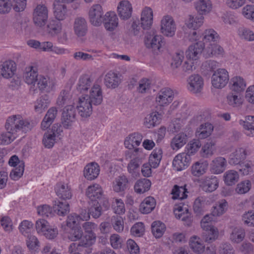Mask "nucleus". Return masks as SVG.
<instances>
[{
	"mask_svg": "<svg viewBox=\"0 0 254 254\" xmlns=\"http://www.w3.org/2000/svg\"><path fill=\"white\" fill-rule=\"evenodd\" d=\"M5 127L7 130H11L16 133L21 130L26 132L32 128V125L27 120L24 119L20 115H15L9 117L6 120Z\"/></svg>",
	"mask_w": 254,
	"mask_h": 254,
	"instance_id": "obj_1",
	"label": "nucleus"
},
{
	"mask_svg": "<svg viewBox=\"0 0 254 254\" xmlns=\"http://www.w3.org/2000/svg\"><path fill=\"white\" fill-rule=\"evenodd\" d=\"M88 219H89V216L86 214L85 210L82 211L80 215L71 213L68 216L66 225L71 229V234L74 238H81L82 237V230L80 228L77 227L79 221L87 220Z\"/></svg>",
	"mask_w": 254,
	"mask_h": 254,
	"instance_id": "obj_2",
	"label": "nucleus"
},
{
	"mask_svg": "<svg viewBox=\"0 0 254 254\" xmlns=\"http://www.w3.org/2000/svg\"><path fill=\"white\" fill-rule=\"evenodd\" d=\"M35 229L38 234L48 238H54L58 235L57 228H52L49 222L43 219H38L35 223Z\"/></svg>",
	"mask_w": 254,
	"mask_h": 254,
	"instance_id": "obj_3",
	"label": "nucleus"
},
{
	"mask_svg": "<svg viewBox=\"0 0 254 254\" xmlns=\"http://www.w3.org/2000/svg\"><path fill=\"white\" fill-rule=\"evenodd\" d=\"M104 13L101 4H93L89 8L88 12V19L91 24L95 27L100 26L103 22Z\"/></svg>",
	"mask_w": 254,
	"mask_h": 254,
	"instance_id": "obj_4",
	"label": "nucleus"
},
{
	"mask_svg": "<svg viewBox=\"0 0 254 254\" xmlns=\"http://www.w3.org/2000/svg\"><path fill=\"white\" fill-rule=\"evenodd\" d=\"M96 239H82V241L72 243L68 249L69 254H81L80 252L87 254L92 252V246Z\"/></svg>",
	"mask_w": 254,
	"mask_h": 254,
	"instance_id": "obj_5",
	"label": "nucleus"
},
{
	"mask_svg": "<svg viewBox=\"0 0 254 254\" xmlns=\"http://www.w3.org/2000/svg\"><path fill=\"white\" fill-rule=\"evenodd\" d=\"M49 11L45 4H38L33 12V20L34 24L42 27L46 24L48 19Z\"/></svg>",
	"mask_w": 254,
	"mask_h": 254,
	"instance_id": "obj_6",
	"label": "nucleus"
},
{
	"mask_svg": "<svg viewBox=\"0 0 254 254\" xmlns=\"http://www.w3.org/2000/svg\"><path fill=\"white\" fill-rule=\"evenodd\" d=\"M93 103L85 95L78 97L76 101V108L79 115L82 118L89 117L93 111Z\"/></svg>",
	"mask_w": 254,
	"mask_h": 254,
	"instance_id": "obj_7",
	"label": "nucleus"
},
{
	"mask_svg": "<svg viewBox=\"0 0 254 254\" xmlns=\"http://www.w3.org/2000/svg\"><path fill=\"white\" fill-rule=\"evenodd\" d=\"M176 24L173 18L169 15L164 16L160 22V31L164 36L171 37L175 34Z\"/></svg>",
	"mask_w": 254,
	"mask_h": 254,
	"instance_id": "obj_8",
	"label": "nucleus"
},
{
	"mask_svg": "<svg viewBox=\"0 0 254 254\" xmlns=\"http://www.w3.org/2000/svg\"><path fill=\"white\" fill-rule=\"evenodd\" d=\"M174 94L173 91L169 88H164L161 89L156 97L157 106L160 109L168 106L173 100Z\"/></svg>",
	"mask_w": 254,
	"mask_h": 254,
	"instance_id": "obj_9",
	"label": "nucleus"
},
{
	"mask_svg": "<svg viewBox=\"0 0 254 254\" xmlns=\"http://www.w3.org/2000/svg\"><path fill=\"white\" fill-rule=\"evenodd\" d=\"M229 79L228 72L225 68H218L211 77L212 85L216 88H222L227 84Z\"/></svg>",
	"mask_w": 254,
	"mask_h": 254,
	"instance_id": "obj_10",
	"label": "nucleus"
},
{
	"mask_svg": "<svg viewBox=\"0 0 254 254\" xmlns=\"http://www.w3.org/2000/svg\"><path fill=\"white\" fill-rule=\"evenodd\" d=\"M76 120V110L72 105L65 106L62 113V121L63 127L65 128L71 127Z\"/></svg>",
	"mask_w": 254,
	"mask_h": 254,
	"instance_id": "obj_11",
	"label": "nucleus"
},
{
	"mask_svg": "<svg viewBox=\"0 0 254 254\" xmlns=\"http://www.w3.org/2000/svg\"><path fill=\"white\" fill-rule=\"evenodd\" d=\"M188 89L193 94L200 93L203 88V79L198 74L190 75L188 79Z\"/></svg>",
	"mask_w": 254,
	"mask_h": 254,
	"instance_id": "obj_12",
	"label": "nucleus"
},
{
	"mask_svg": "<svg viewBox=\"0 0 254 254\" xmlns=\"http://www.w3.org/2000/svg\"><path fill=\"white\" fill-rule=\"evenodd\" d=\"M102 23L107 31L112 32L118 27L119 19L114 11H109L104 14Z\"/></svg>",
	"mask_w": 254,
	"mask_h": 254,
	"instance_id": "obj_13",
	"label": "nucleus"
},
{
	"mask_svg": "<svg viewBox=\"0 0 254 254\" xmlns=\"http://www.w3.org/2000/svg\"><path fill=\"white\" fill-rule=\"evenodd\" d=\"M204 49V45L202 41L190 46L186 52V56L187 60L197 61L198 60L202 51Z\"/></svg>",
	"mask_w": 254,
	"mask_h": 254,
	"instance_id": "obj_14",
	"label": "nucleus"
},
{
	"mask_svg": "<svg viewBox=\"0 0 254 254\" xmlns=\"http://www.w3.org/2000/svg\"><path fill=\"white\" fill-rule=\"evenodd\" d=\"M190 160V157L188 153H180L175 157L173 161V166L178 171L184 170L189 166Z\"/></svg>",
	"mask_w": 254,
	"mask_h": 254,
	"instance_id": "obj_15",
	"label": "nucleus"
},
{
	"mask_svg": "<svg viewBox=\"0 0 254 254\" xmlns=\"http://www.w3.org/2000/svg\"><path fill=\"white\" fill-rule=\"evenodd\" d=\"M73 29L78 37L85 36L88 31V24L85 18L81 16L76 17L74 20Z\"/></svg>",
	"mask_w": 254,
	"mask_h": 254,
	"instance_id": "obj_16",
	"label": "nucleus"
},
{
	"mask_svg": "<svg viewBox=\"0 0 254 254\" xmlns=\"http://www.w3.org/2000/svg\"><path fill=\"white\" fill-rule=\"evenodd\" d=\"M65 3L60 0H55L53 3V13L56 19L63 21L67 17L68 10Z\"/></svg>",
	"mask_w": 254,
	"mask_h": 254,
	"instance_id": "obj_17",
	"label": "nucleus"
},
{
	"mask_svg": "<svg viewBox=\"0 0 254 254\" xmlns=\"http://www.w3.org/2000/svg\"><path fill=\"white\" fill-rule=\"evenodd\" d=\"M153 21V11L148 6L144 7L141 12L140 25L144 30L149 29L152 25Z\"/></svg>",
	"mask_w": 254,
	"mask_h": 254,
	"instance_id": "obj_18",
	"label": "nucleus"
},
{
	"mask_svg": "<svg viewBox=\"0 0 254 254\" xmlns=\"http://www.w3.org/2000/svg\"><path fill=\"white\" fill-rule=\"evenodd\" d=\"M210 170L214 174H220L226 169L227 161L225 157L218 156L213 158L210 163Z\"/></svg>",
	"mask_w": 254,
	"mask_h": 254,
	"instance_id": "obj_19",
	"label": "nucleus"
},
{
	"mask_svg": "<svg viewBox=\"0 0 254 254\" xmlns=\"http://www.w3.org/2000/svg\"><path fill=\"white\" fill-rule=\"evenodd\" d=\"M85 96L89 98L90 101L95 106L101 104L103 101L102 89L98 84H94L89 91V95Z\"/></svg>",
	"mask_w": 254,
	"mask_h": 254,
	"instance_id": "obj_20",
	"label": "nucleus"
},
{
	"mask_svg": "<svg viewBox=\"0 0 254 254\" xmlns=\"http://www.w3.org/2000/svg\"><path fill=\"white\" fill-rule=\"evenodd\" d=\"M176 217L181 219L184 222V224L187 226H190L192 222V219L188 209L183 205H176L174 210Z\"/></svg>",
	"mask_w": 254,
	"mask_h": 254,
	"instance_id": "obj_21",
	"label": "nucleus"
},
{
	"mask_svg": "<svg viewBox=\"0 0 254 254\" xmlns=\"http://www.w3.org/2000/svg\"><path fill=\"white\" fill-rule=\"evenodd\" d=\"M117 11L118 14L122 19L127 20L129 19L132 11L131 3L127 0H122L120 2Z\"/></svg>",
	"mask_w": 254,
	"mask_h": 254,
	"instance_id": "obj_22",
	"label": "nucleus"
},
{
	"mask_svg": "<svg viewBox=\"0 0 254 254\" xmlns=\"http://www.w3.org/2000/svg\"><path fill=\"white\" fill-rule=\"evenodd\" d=\"M213 220L212 216L206 215L201 220V228L206 232H208L214 238L219 236L222 237L221 234H219L218 229L212 226L210 222Z\"/></svg>",
	"mask_w": 254,
	"mask_h": 254,
	"instance_id": "obj_23",
	"label": "nucleus"
},
{
	"mask_svg": "<svg viewBox=\"0 0 254 254\" xmlns=\"http://www.w3.org/2000/svg\"><path fill=\"white\" fill-rule=\"evenodd\" d=\"M15 70L16 64L12 61H5L0 65V74L5 78L12 77Z\"/></svg>",
	"mask_w": 254,
	"mask_h": 254,
	"instance_id": "obj_24",
	"label": "nucleus"
},
{
	"mask_svg": "<svg viewBox=\"0 0 254 254\" xmlns=\"http://www.w3.org/2000/svg\"><path fill=\"white\" fill-rule=\"evenodd\" d=\"M215 239H192L189 242L191 250L195 253L201 254L204 252L205 245L212 243Z\"/></svg>",
	"mask_w": 254,
	"mask_h": 254,
	"instance_id": "obj_25",
	"label": "nucleus"
},
{
	"mask_svg": "<svg viewBox=\"0 0 254 254\" xmlns=\"http://www.w3.org/2000/svg\"><path fill=\"white\" fill-rule=\"evenodd\" d=\"M148 48L152 49L154 52L159 51L162 46L164 45L162 36L155 35L150 36L145 42Z\"/></svg>",
	"mask_w": 254,
	"mask_h": 254,
	"instance_id": "obj_26",
	"label": "nucleus"
},
{
	"mask_svg": "<svg viewBox=\"0 0 254 254\" xmlns=\"http://www.w3.org/2000/svg\"><path fill=\"white\" fill-rule=\"evenodd\" d=\"M246 150L243 148L236 149L229 156L228 162L231 165L240 164L246 158Z\"/></svg>",
	"mask_w": 254,
	"mask_h": 254,
	"instance_id": "obj_27",
	"label": "nucleus"
},
{
	"mask_svg": "<svg viewBox=\"0 0 254 254\" xmlns=\"http://www.w3.org/2000/svg\"><path fill=\"white\" fill-rule=\"evenodd\" d=\"M37 82L38 88L42 91L49 93L53 91L55 88L54 81L48 77L40 75Z\"/></svg>",
	"mask_w": 254,
	"mask_h": 254,
	"instance_id": "obj_28",
	"label": "nucleus"
},
{
	"mask_svg": "<svg viewBox=\"0 0 254 254\" xmlns=\"http://www.w3.org/2000/svg\"><path fill=\"white\" fill-rule=\"evenodd\" d=\"M103 194V191L100 186L97 184H94L89 186L86 191L87 197L92 201L96 202L100 199Z\"/></svg>",
	"mask_w": 254,
	"mask_h": 254,
	"instance_id": "obj_29",
	"label": "nucleus"
},
{
	"mask_svg": "<svg viewBox=\"0 0 254 254\" xmlns=\"http://www.w3.org/2000/svg\"><path fill=\"white\" fill-rule=\"evenodd\" d=\"M99 166L96 163H91L85 166L84 169V176L88 180H93L99 174Z\"/></svg>",
	"mask_w": 254,
	"mask_h": 254,
	"instance_id": "obj_30",
	"label": "nucleus"
},
{
	"mask_svg": "<svg viewBox=\"0 0 254 254\" xmlns=\"http://www.w3.org/2000/svg\"><path fill=\"white\" fill-rule=\"evenodd\" d=\"M38 77V73L36 67L29 66L25 68L23 78L26 83L35 86Z\"/></svg>",
	"mask_w": 254,
	"mask_h": 254,
	"instance_id": "obj_31",
	"label": "nucleus"
},
{
	"mask_svg": "<svg viewBox=\"0 0 254 254\" xmlns=\"http://www.w3.org/2000/svg\"><path fill=\"white\" fill-rule=\"evenodd\" d=\"M128 186V180L125 175L117 177L113 183V190L116 192H123Z\"/></svg>",
	"mask_w": 254,
	"mask_h": 254,
	"instance_id": "obj_32",
	"label": "nucleus"
},
{
	"mask_svg": "<svg viewBox=\"0 0 254 254\" xmlns=\"http://www.w3.org/2000/svg\"><path fill=\"white\" fill-rule=\"evenodd\" d=\"M63 24L61 21L57 19H52L47 25L46 31L52 37L56 36L62 33Z\"/></svg>",
	"mask_w": 254,
	"mask_h": 254,
	"instance_id": "obj_33",
	"label": "nucleus"
},
{
	"mask_svg": "<svg viewBox=\"0 0 254 254\" xmlns=\"http://www.w3.org/2000/svg\"><path fill=\"white\" fill-rule=\"evenodd\" d=\"M51 100L49 95L44 94L37 99L34 103V110L38 113H43L49 106Z\"/></svg>",
	"mask_w": 254,
	"mask_h": 254,
	"instance_id": "obj_34",
	"label": "nucleus"
},
{
	"mask_svg": "<svg viewBox=\"0 0 254 254\" xmlns=\"http://www.w3.org/2000/svg\"><path fill=\"white\" fill-rule=\"evenodd\" d=\"M57 195L63 199H70L72 193L70 187L66 184L60 183L57 184L56 187Z\"/></svg>",
	"mask_w": 254,
	"mask_h": 254,
	"instance_id": "obj_35",
	"label": "nucleus"
},
{
	"mask_svg": "<svg viewBox=\"0 0 254 254\" xmlns=\"http://www.w3.org/2000/svg\"><path fill=\"white\" fill-rule=\"evenodd\" d=\"M142 140L141 134L134 132L128 135L125 140V145L126 148L132 149L138 146Z\"/></svg>",
	"mask_w": 254,
	"mask_h": 254,
	"instance_id": "obj_36",
	"label": "nucleus"
},
{
	"mask_svg": "<svg viewBox=\"0 0 254 254\" xmlns=\"http://www.w3.org/2000/svg\"><path fill=\"white\" fill-rule=\"evenodd\" d=\"M104 82L107 87L115 88L121 83V78L117 73L110 71L105 76Z\"/></svg>",
	"mask_w": 254,
	"mask_h": 254,
	"instance_id": "obj_37",
	"label": "nucleus"
},
{
	"mask_svg": "<svg viewBox=\"0 0 254 254\" xmlns=\"http://www.w3.org/2000/svg\"><path fill=\"white\" fill-rule=\"evenodd\" d=\"M187 136L183 132L176 134L171 140V147L174 150H178L187 143Z\"/></svg>",
	"mask_w": 254,
	"mask_h": 254,
	"instance_id": "obj_38",
	"label": "nucleus"
},
{
	"mask_svg": "<svg viewBox=\"0 0 254 254\" xmlns=\"http://www.w3.org/2000/svg\"><path fill=\"white\" fill-rule=\"evenodd\" d=\"M203 19L204 17L202 15L194 16L190 15L185 21V25L190 29L196 30L202 25Z\"/></svg>",
	"mask_w": 254,
	"mask_h": 254,
	"instance_id": "obj_39",
	"label": "nucleus"
},
{
	"mask_svg": "<svg viewBox=\"0 0 254 254\" xmlns=\"http://www.w3.org/2000/svg\"><path fill=\"white\" fill-rule=\"evenodd\" d=\"M219 181L214 176L206 177L203 182L202 189L205 191L212 192L218 188Z\"/></svg>",
	"mask_w": 254,
	"mask_h": 254,
	"instance_id": "obj_40",
	"label": "nucleus"
},
{
	"mask_svg": "<svg viewBox=\"0 0 254 254\" xmlns=\"http://www.w3.org/2000/svg\"><path fill=\"white\" fill-rule=\"evenodd\" d=\"M155 206V199L152 196H148L146 197L141 203L139 210L142 213L148 214L154 209Z\"/></svg>",
	"mask_w": 254,
	"mask_h": 254,
	"instance_id": "obj_41",
	"label": "nucleus"
},
{
	"mask_svg": "<svg viewBox=\"0 0 254 254\" xmlns=\"http://www.w3.org/2000/svg\"><path fill=\"white\" fill-rule=\"evenodd\" d=\"M161 118L160 113L153 112L145 118L144 125L148 128H152L160 123Z\"/></svg>",
	"mask_w": 254,
	"mask_h": 254,
	"instance_id": "obj_42",
	"label": "nucleus"
},
{
	"mask_svg": "<svg viewBox=\"0 0 254 254\" xmlns=\"http://www.w3.org/2000/svg\"><path fill=\"white\" fill-rule=\"evenodd\" d=\"M219 39V35L213 29H206L202 35V43L204 45L207 43H214L218 42Z\"/></svg>",
	"mask_w": 254,
	"mask_h": 254,
	"instance_id": "obj_43",
	"label": "nucleus"
},
{
	"mask_svg": "<svg viewBox=\"0 0 254 254\" xmlns=\"http://www.w3.org/2000/svg\"><path fill=\"white\" fill-rule=\"evenodd\" d=\"M213 130V125L209 123L202 124L196 131V136L198 139H204L208 137Z\"/></svg>",
	"mask_w": 254,
	"mask_h": 254,
	"instance_id": "obj_44",
	"label": "nucleus"
},
{
	"mask_svg": "<svg viewBox=\"0 0 254 254\" xmlns=\"http://www.w3.org/2000/svg\"><path fill=\"white\" fill-rule=\"evenodd\" d=\"M197 12L202 15L209 12L211 9V3L209 0H197L194 2Z\"/></svg>",
	"mask_w": 254,
	"mask_h": 254,
	"instance_id": "obj_45",
	"label": "nucleus"
},
{
	"mask_svg": "<svg viewBox=\"0 0 254 254\" xmlns=\"http://www.w3.org/2000/svg\"><path fill=\"white\" fill-rule=\"evenodd\" d=\"M92 83L90 76L88 74L81 75L78 81L77 89L80 92L87 91Z\"/></svg>",
	"mask_w": 254,
	"mask_h": 254,
	"instance_id": "obj_46",
	"label": "nucleus"
},
{
	"mask_svg": "<svg viewBox=\"0 0 254 254\" xmlns=\"http://www.w3.org/2000/svg\"><path fill=\"white\" fill-rule=\"evenodd\" d=\"M208 166L207 161H197L192 165L191 173L194 176H200L206 173Z\"/></svg>",
	"mask_w": 254,
	"mask_h": 254,
	"instance_id": "obj_47",
	"label": "nucleus"
},
{
	"mask_svg": "<svg viewBox=\"0 0 254 254\" xmlns=\"http://www.w3.org/2000/svg\"><path fill=\"white\" fill-rule=\"evenodd\" d=\"M216 141L215 139H208L201 149L202 156L204 157L212 156L216 151Z\"/></svg>",
	"mask_w": 254,
	"mask_h": 254,
	"instance_id": "obj_48",
	"label": "nucleus"
},
{
	"mask_svg": "<svg viewBox=\"0 0 254 254\" xmlns=\"http://www.w3.org/2000/svg\"><path fill=\"white\" fill-rule=\"evenodd\" d=\"M231 89L232 91L240 93L244 90L246 83L245 80L240 76L233 77L231 80Z\"/></svg>",
	"mask_w": 254,
	"mask_h": 254,
	"instance_id": "obj_49",
	"label": "nucleus"
},
{
	"mask_svg": "<svg viewBox=\"0 0 254 254\" xmlns=\"http://www.w3.org/2000/svg\"><path fill=\"white\" fill-rule=\"evenodd\" d=\"M162 157V151L160 148H156L150 155L149 163L153 168H156L159 165Z\"/></svg>",
	"mask_w": 254,
	"mask_h": 254,
	"instance_id": "obj_50",
	"label": "nucleus"
},
{
	"mask_svg": "<svg viewBox=\"0 0 254 254\" xmlns=\"http://www.w3.org/2000/svg\"><path fill=\"white\" fill-rule=\"evenodd\" d=\"M151 183L147 179L138 180L134 186V191L139 194L143 193L148 191L151 187Z\"/></svg>",
	"mask_w": 254,
	"mask_h": 254,
	"instance_id": "obj_51",
	"label": "nucleus"
},
{
	"mask_svg": "<svg viewBox=\"0 0 254 254\" xmlns=\"http://www.w3.org/2000/svg\"><path fill=\"white\" fill-rule=\"evenodd\" d=\"M224 181L227 186H232L238 182L239 175L236 171L230 170L226 171L223 176Z\"/></svg>",
	"mask_w": 254,
	"mask_h": 254,
	"instance_id": "obj_52",
	"label": "nucleus"
},
{
	"mask_svg": "<svg viewBox=\"0 0 254 254\" xmlns=\"http://www.w3.org/2000/svg\"><path fill=\"white\" fill-rule=\"evenodd\" d=\"M227 103L233 107H238L243 103L241 96L239 93H230L227 97Z\"/></svg>",
	"mask_w": 254,
	"mask_h": 254,
	"instance_id": "obj_53",
	"label": "nucleus"
},
{
	"mask_svg": "<svg viewBox=\"0 0 254 254\" xmlns=\"http://www.w3.org/2000/svg\"><path fill=\"white\" fill-rule=\"evenodd\" d=\"M186 192H188L187 189L185 187H179L178 185H175L172 190L171 194L172 198L183 199L187 196Z\"/></svg>",
	"mask_w": 254,
	"mask_h": 254,
	"instance_id": "obj_54",
	"label": "nucleus"
},
{
	"mask_svg": "<svg viewBox=\"0 0 254 254\" xmlns=\"http://www.w3.org/2000/svg\"><path fill=\"white\" fill-rule=\"evenodd\" d=\"M152 232L156 238L161 237L165 230V224L160 221L153 222L151 225Z\"/></svg>",
	"mask_w": 254,
	"mask_h": 254,
	"instance_id": "obj_55",
	"label": "nucleus"
},
{
	"mask_svg": "<svg viewBox=\"0 0 254 254\" xmlns=\"http://www.w3.org/2000/svg\"><path fill=\"white\" fill-rule=\"evenodd\" d=\"M71 95L70 92L65 90L62 91L57 99V105L59 106H63L65 104L71 103Z\"/></svg>",
	"mask_w": 254,
	"mask_h": 254,
	"instance_id": "obj_56",
	"label": "nucleus"
},
{
	"mask_svg": "<svg viewBox=\"0 0 254 254\" xmlns=\"http://www.w3.org/2000/svg\"><path fill=\"white\" fill-rule=\"evenodd\" d=\"M205 51L208 56L222 55L224 50L220 45L214 43L209 44L206 48Z\"/></svg>",
	"mask_w": 254,
	"mask_h": 254,
	"instance_id": "obj_57",
	"label": "nucleus"
},
{
	"mask_svg": "<svg viewBox=\"0 0 254 254\" xmlns=\"http://www.w3.org/2000/svg\"><path fill=\"white\" fill-rule=\"evenodd\" d=\"M140 164L137 159L131 160L127 165L128 172L133 177H137L139 175Z\"/></svg>",
	"mask_w": 254,
	"mask_h": 254,
	"instance_id": "obj_58",
	"label": "nucleus"
},
{
	"mask_svg": "<svg viewBox=\"0 0 254 254\" xmlns=\"http://www.w3.org/2000/svg\"><path fill=\"white\" fill-rule=\"evenodd\" d=\"M220 64L219 63L213 60L206 61L204 62L201 66L203 71H205L207 74L208 72H214L219 67Z\"/></svg>",
	"mask_w": 254,
	"mask_h": 254,
	"instance_id": "obj_59",
	"label": "nucleus"
},
{
	"mask_svg": "<svg viewBox=\"0 0 254 254\" xmlns=\"http://www.w3.org/2000/svg\"><path fill=\"white\" fill-rule=\"evenodd\" d=\"M227 202L225 200H222L216 204L212 211L213 216H220L222 215L227 208Z\"/></svg>",
	"mask_w": 254,
	"mask_h": 254,
	"instance_id": "obj_60",
	"label": "nucleus"
},
{
	"mask_svg": "<svg viewBox=\"0 0 254 254\" xmlns=\"http://www.w3.org/2000/svg\"><path fill=\"white\" fill-rule=\"evenodd\" d=\"M238 35L242 39L248 41H254V33L247 28H240L238 30Z\"/></svg>",
	"mask_w": 254,
	"mask_h": 254,
	"instance_id": "obj_61",
	"label": "nucleus"
},
{
	"mask_svg": "<svg viewBox=\"0 0 254 254\" xmlns=\"http://www.w3.org/2000/svg\"><path fill=\"white\" fill-rule=\"evenodd\" d=\"M206 204V199L205 197L200 196L196 198L193 206L195 213L200 214L203 212L205 209Z\"/></svg>",
	"mask_w": 254,
	"mask_h": 254,
	"instance_id": "obj_62",
	"label": "nucleus"
},
{
	"mask_svg": "<svg viewBox=\"0 0 254 254\" xmlns=\"http://www.w3.org/2000/svg\"><path fill=\"white\" fill-rule=\"evenodd\" d=\"M33 224L28 220H23L19 226L20 232L25 237H28L33 229Z\"/></svg>",
	"mask_w": 254,
	"mask_h": 254,
	"instance_id": "obj_63",
	"label": "nucleus"
},
{
	"mask_svg": "<svg viewBox=\"0 0 254 254\" xmlns=\"http://www.w3.org/2000/svg\"><path fill=\"white\" fill-rule=\"evenodd\" d=\"M15 133L12 132L11 130H7L5 133L0 135V144H8L11 143L15 138Z\"/></svg>",
	"mask_w": 254,
	"mask_h": 254,
	"instance_id": "obj_64",
	"label": "nucleus"
}]
</instances>
